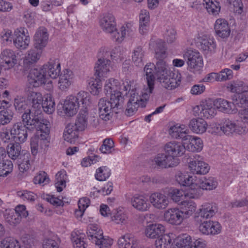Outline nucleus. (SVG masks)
Listing matches in <instances>:
<instances>
[{
  "label": "nucleus",
  "mask_w": 248,
  "mask_h": 248,
  "mask_svg": "<svg viewBox=\"0 0 248 248\" xmlns=\"http://www.w3.org/2000/svg\"><path fill=\"white\" fill-rule=\"evenodd\" d=\"M164 150L165 153L157 154L153 161L159 168L167 169L177 166L180 163L178 157L184 154L186 147L182 143L172 141L165 145Z\"/></svg>",
  "instance_id": "f257e3e1"
},
{
  "label": "nucleus",
  "mask_w": 248,
  "mask_h": 248,
  "mask_svg": "<svg viewBox=\"0 0 248 248\" xmlns=\"http://www.w3.org/2000/svg\"><path fill=\"white\" fill-rule=\"evenodd\" d=\"M144 71L149 93H152L154 89L155 78L163 86V84L166 82L172 72L168 69L166 62L163 60L158 61L155 65L153 63L146 64Z\"/></svg>",
  "instance_id": "f03ea898"
},
{
  "label": "nucleus",
  "mask_w": 248,
  "mask_h": 248,
  "mask_svg": "<svg viewBox=\"0 0 248 248\" xmlns=\"http://www.w3.org/2000/svg\"><path fill=\"white\" fill-rule=\"evenodd\" d=\"M81 103L83 108L87 109L91 104L90 95L87 92L81 91L77 96L70 95L65 100L63 105V109L65 114L68 116L75 115Z\"/></svg>",
  "instance_id": "7ed1b4c3"
},
{
  "label": "nucleus",
  "mask_w": 248,
  "mask_h": 248,
  "mask_svg": "<svg viewBox=\"0 0 248 248\" xmlns=\"http://www.w3.org/2000/svg\"><path fill=\"white\" fill-rule=\"evenodd\" d=\"M117 83V80L110 78L106 81L104 86L106 95H110L109 101L113 107V111L116 114L123 110L125 100L124 96L122 95V93L118 91L119 87Z\"/></svg>",
  "instance_id": "20e7f679"
},
{
  "label": "nucleus",
  "mask_w": 248,
  "mask_h": 248,
  "mask_svg": "<svg viewBox=\"0 0 248 248\" xmlns=\"http://www.w3.org/2000/svg\"><path fill=\"white\" fill-rule=\"evenodd\" d=\"M100 26L106 33L112 34L116 42L120 43L122 39L119 38L120 33L116 28V22L114 16L111 13L103 14L99 21Z\"/></svg>",
  "instance_id": "39448f33"
},
{
  "label": "nucleus",
  "mask_w": 248,
  "mask_h": 248,
  "mask_svg": "<svg viewBox=\"0 0 248 248\" xmlns=\"http://www.w3.org/2000/svg\"><path fill=\"white\" fill-rule=\"evenodd\" d=\"M27 76V81L32 87H38L46 83L45 70L42 67L31 68Z\"/></svg>",
  "instance_id": "423d86ee"
},
{
  "label": "nucleus",
  "mask_w": 248,
  "mask_h": 248,
  "mask_svg": "<svg viewBox=\"0 0 248 248\" xmlns=\"http://www.w3.org/2000/svg\"><path fill=\"white\" fill-rule=\"evenodd\" d=\"M32 131L22 122L15 123L10 130V135L16 141L21 143L25 142L28 138V131Z\"/></svg>",
  "instance_id": "0eeeda50"
},
{
  "label": "nucleus",
  "mask_w": 248,
  "mask_h": 248,
  "mask_svg": "<svg viewBox=\"0 0 248 248\" xmlns=\"http://www.w3.org/2000/svg\"><path fill=\"white\" fill-rule=\"evenodd\" d=\"M184 57L187 59L188 67L190 70L199 71L202 67V58L198 51L187 50L184 54Z\"/></svg>",
  "instance_id": "6e6552de"
},
{
  "label": "nucleus",
  "mask_w": 248,
  "mask_h": 248,
  "mask_svg": "<svg viewBox=\"0 0 248 248\" xmlns=\"http://www.w3.org/2000/svg\"><path fill=\"white\" fill-rule=\"evenodd\" d=\"M42 115L41 112L31 108L29 111L22 114L21 116L22 123L33 130L35 129V126L40 124Z\"/></svg>",
  "instance_id": "1a4fd4ad"
},
{
  "label": "nucleus",
  "mask_w": 248,
  "mask_h": 248,
  "mask_svg": "<svg viewBox=\"0 0 248 248\" xmlns=\"http://www.w3.org/2000/svg\"><path fill=\"white\" fill-rule=\"evenodd\" d=\"M42 53V50L35 48L28 51L27 55L23 60L22 72L26 74L28 71L40 59Z\"/></svg>",
  "instance_id": "9d476101"
},
{
  "label": "nucleus",
  "mask_w": 248,
  "mask_h": 248,
  "mask_svg": "<svg viewBox=\"0 0 248 248\" xmlns=\"http://www.w3.org/2000/svg\"><path fill=\"white\" fill-rule=\"evenodd\" d=\"M217 211L216 205L205 204L195 213V220L197 222L208 220V219L213 217Z\"/></svg>",
  "instance_id": "9b49d317"
},
{
  "label": "nucleus",
  "mask_w": 248,
  "mask_h": 248,
  "mask_svg": "<svg viewBox=\"0 0 248 248\" xmlns=\"http://www.w3.org/2000/svg\"><path fill=\"white\" fill-rule=\"evenodd\" d=\"M200 231L206 235H216L221 231V226L218 222L208 220L198 222Z\"/></svg>",
  "instance_id": "f8f14e48"
},
{
  "label": "nucleus",
  "mask_w": 248,
  "mask_h": 248,
  "mask_svg": "<svg viewBox=\"0 0 248 248\" xmlns=\"http://www.w3.org/2000/svg\"><path fill=\"white\" fill-rule=\"evenodd\" d=\"M219 128L224 134L227 135L233 133L241 135L245 134L246 132L245 127L236 124L229 119L226 120L219 127H217V129H218Z\"/></svg>",
  "instance_id": "ddd939ff"
},
{
  "label": "nucleus",
  "mask_w": 248,
  "mask_h": 248,
  "mask_svg": "<svg viewBox=\"0 0 248 248\" xmlns=\"http://www.w3.org/2000/svg\"><path fill=\"white\" fill-rule=\"evenodd\" d=\"M98 106L99 117L106 121L110 120L114 113L110 101L101 98L99 100Z\"/></svg>",
  "instance_id": "4468645a"
},
{
  "label": "nucleus",
  "mask_w": 248,
  "mask_h": 248,
  "mask_svg": "<svg viewBox=\"0 0 248 248\" xmlns=\"http://www.w3.org/2000/svg\"><path fill=\"white\" fill-rule=\"evenodd\" d=\"M164 219L170 224L178 225L185 219L184 215L177 208H171L166 211L164 214Z\"/></svg>",
  "instance_id": "2eb2a0df"
},
{
  "label": "nucleus",
  "mask_w": 248,
  "mask_h": 248,
  "mask_svg": "<svg viewBox=\"0 0 248 248\" xmlns=\"http://www.w3.org/2000/svg\"><path fill=\"white\" fill-rule=\"evenodd\" d=\"M150 201L152 205L159 209H165L168 205L169 201L168 197L164 194L155 192L150 196Z\"/></svg>",
  "instance_id": "dca6fc26"
},
{
  "label": "nucleus",
  "mask_w": 248,
  "mask_h": 248,
  "mask_svg": "<svg viewBox=\"0 0 248 248\" xmlns=\"http://www.w3.org/2000/svg\"><path fill=\"white\" fill-rule=\"evenodd\" d=\"M214 29L216 34L222 38H228L230 34V28L224 19H217L214 25Z\"/></svg>",
  "instance_id": "f3484780"
},
{
  "label": "nucleus",
  "mask_w": 248,
  "mask_h": 248,
  "mask_svg": "<svg viewBox=\"0 0 248 248\" xmlns=\"http://www.w3.org/2000/svg\"><path fill=\"white\" fill-rule=\"evenodd\" d=\"M48 39L47 30L45 28H39L34 36V46L41 50L46 46Z\"/></svg>",
  "instance_id": "a211bd4d"
},
{
  "label": "nucleus",
  "mask_w": 248,
  "mask_h": 248,
  "mask_svg": "<svg viewBox=\"0 0 248 248\" xmlns=\"http://www.w3.org/2000/svg\"><path fill=\"white\" fill-rule=\"evenodd\" d=\"M21 143L15 140L14 142L10 143L7 146V152L10 158L13 160L21 159L26 151L21 150Z\"/></svg>",
  "instance_id": "6ab92c4d"
},
{
  "label": "nucleus",
  "mask_w": 248,
  "mask_h": 248,
  "mask_svg": "<svg viewBox=\"0 0 248 248\" xmlns=\"http://www.w3.org/2000/svg\"><path fill=\"white\" fill-rule=\"evenodd\" d=\"M61 63L58 59H51L47 64L44 65L42 68L45 70V74L48 73L52 78H56L59 76L61 71Z\"/></svg>",
  "instance_id": "aec40b11"
},
{
  "label": "nucleus",
  "mask_w": 248,
  "mask_h": 248,
  "mask_svg": "<svg viewBox=\"0 0 248 248\" xmlns=\"http://www.w3.org/2000/svg\"><path fill=\"white\" fill-rule=\"evenodd\" d=\"M118 245L120 248H137L139 241L133 234L127 233L119 239Z\"/></svg>",
  "instance_id": "412c9836"
},
{
  "label": "nucleus",
  "mask_w": 248,
  "mask_h": 248,
  "mask_svg": "<svg viewBox=\"0 0 248 248\" xmlns=\"http://www.w3.org/2000/svg\"><path fill=\"white\" fill-rule=\"evenodd\" d=\"M235 91L238 93V101L240 104L248 106V86L242 81L234 84Z\"/></svg>",
  "instance_id": "4be33fe9"
},
{
  "label": "nucleus",
  "mask_w": 248,
  "mask_h": 248,
  "mask_svg": "<svg viewBox=\"0 0 248 248\" xmlns=\"http://www.w3.org/2000/svg\"><path fill=\"white\" fill-rule=\"evenodd\" d=\"M27 100L31 104V108L42 112L43 97L39 92L31 91L28 94Z\"/></svg>",
  "instance_id": "5701e85b"
},
{
  "label": "nucleus",
  "mask_w": 248,
  "mask_h": 248,
  "mask_svg": "<svg viewBox=\"0 0 248 248\" xmlns=\"http://www.w3.org/2000/svg\"><path fill=\"white\" fill-rule=\"evenodd\" d=\"M74 77L72 71L68 69L63 70V72L59 75V88L62 91L68 89L73 82Z\"/></svg>",
  "instance_id": "b1692460"
},
{
  "label": "nucleus",
  "mask_w": 248,
  "mask_h": 248,
  "mask_svg": "<svg viewBox=\"0 0 248 248\" xmlns=\"http://www.w3.org/2000/svg\"><path fill=\"white\" fill-rule=\"evenodd\" d=\"M203 5L206 9L207 12L213 15L216 16L218 14L220 10V6L218 2L210 0H204L202 4L193 3L192 8L198 9Z\"/></svg>",
  "instance_id": "393cba45"
},
{
  "label": "nucleus",
  "mask_w": 248,
  "mask_h": 248,
  "mask_svg": "<svg viewBox=\"0 0 248 248\" xmlns=\"http://www.w3.org/2000/svg\"><path fill=\"white\" fill-rule=\"evenodd\" d=\"M78 130L74 124H69L63 132L64 140L71 144L75 143L78 137Z\"/></svg>",
  "instance_id": "a878e982"
},
{
  "label": "nucleus",
  "mask_w": 248,
  "mask_h": 248,
  "mask_svg": "<svg viewBox=\"0 0 248 248\" xmlns=\"http://www.w3.org/2000/svg\"><path fill=\"white\" fill-rule=\"evenodd\" d=\"M189 168L193 174H205L209 170V167L206 163L198 159L190 161Z\"/></svg>",
  "instance_id": "bb28decb"
},
{
  "label": "nucleus",
  "mask_w": 248,
  "mask_h": 248,
  "mask_svg": "<svg viewBox=\"0 0 248 248\" xmlns=\"http://www.w3.org/2000/svg\"><path fill=\"white\" fill-rule=\"evenodd\" d=\"M165 232V227L161 224H152L147 226L145 234L150 238H157Z\"/></svg>",
  "instance_id": "cd10ccee"
},
{
  "label": "nucleus",
  "mask_w": 248,
  "mask_h": 248,
  "mask_svg": "<svg viewBox=\"0 0 248 248\" xmlns=\"http://www.w3.org/2000/svg\"><path fill=\"white\" fill-rule=\"evenodd\" d=\"M110 61L105 59H99L94 67L95 75L100 77L103 76L105 74L107 73L110 69Z\"/></svg>",
  "instance_id": "c85d7f7f"
},
{
  "label": "nucleus",
  "mask_w": 248,
  "mask_h": 248,
  "mask_svg": "<svg viewBox=\"0 0 248 248\" xmlns=\"http://www.w3.org/2000/svg\"><path fill=\"white\" fill-rule=\"evenodd\" d=\"M207 124L202 118L192 119L189 123V127L193 132L202 134L207 129Z\"/></svg>",
  "instance_id": "c756f323"
},
{
  "label": "nucleus",
  "mask_w": 248,
  "mask_h": 248,
  "mask_svg": "<svg viewBox=\"0 0 248 248\" xmlns=\"http://www.w3.org/2000/svg\"><path fill=\"white\" fill-rule=\"evenodd\" d=\"M15 33L16 37L14 39V43L16 47L21 50L27 48L30 42L29 36L25 35L24 32H21L20 31H16Z\"/></svg>",
  "instance_id": "7c9ffc66"
},
{
  "label": "nucleus",
  "mask_w": 248,
  "mask_h": 248,
  "mask_svg": "<svg viewBox=\"0 0 248 248\" xmlns=\"http://www.w3.org/2000/svg\"><path fill=\"white\" fill-rule=\"evenodd\" d=\"M195 185H198V187L203 190H211L216 188L217 183L214 178H207L203 176L200 177L198 182L195 183Z\"/></svg>",
  "instance_id": "2f4dec72"
},
{
  "label": "nucleus",
  "mask_w": 248,
  "mask_h": 248,
  "mask_svg": "<svg viewBox=\"0 0 248 248\" xmlns=\"http://www.w3.org/2000/svg\"><path fill=\"white\" fill-rule=\"evenodd\" d=\"M200 111L199 115L209 119L214 117L217 113V109L212 103H206L198 107Z\"/></svg>",
  "instance_id": "473e14b6"
},
{
  "label": "nucleus",
  "mask_w": 248,
  "mask_h": 248,
  "mask_svg": "<svg viewBox=\"0 0 248 248\" xmlns=\"http://www.w3.org/2000/svg\"><path fill=\"white\" fill-rule=\"evenodd\" d=\"M132 206L140 211H145L148 210L149 204L147 202L145 198L141 195H135L131 200Z\"/></svg>",
  "instance_id": "72a5a7b5"
},
{
  "label": "nucleus",
  "mask_w": 248,
  "mask_h": 248,
  "mask_svg": "<svg viewBox=\"0 0 248 248\" xmlns=\"http://www.w3.org/2000/svg\"><path fill=\"white\" fill-rule=\"evenodd\" d=\"M181 79V75L178 72L175 73L172 72L162 87L169 90L174 89L180 85Z\"/></svg>",
  "instance_id": "f704fd0d"
},
{
  "label": "nucleus",
  "mask_w": 248,
  "mask_h": 248,
  "mask_svg": "<svg viewBox=\"0 0 248 248\" xmlns=\"http://www.w3.org/2000/svg\"><path fill=\"white\" fill-rule=\"evenodd\" d=\"M176 180L178 183L183 186H189L191 190L194 188V183L192 176L187 173H183L180 171L177 172L175 176Z\"/></svg>",
  "instance_id": "c9c22d12"
},
{
  "label": "nucleus",
  "mask_w": 248,
  "mask_h": 248,
  "mask_svg": "<svg viewBox=\"0 0 248 248\" xmlns=\"http://www.w3.org/2000/svg\"><path fill=\"white\" fill-rule=\"evenodd\" d=\"M87 234L89 239L93 243H94L100 237L104 236L103 231L98 228L97 225L94 224H90L88 226Z\"/></svg>",
  "instance_id": "e433bc0d"
},
{
  "label": "nucleus",
  "mask_w": 248,
  "mask_h": 248,
  "mask_svg": "<svg viewBox=\"0 0 248 248\" xmlns=\"http://www.w3.org/2000/svg\"><path fill=\"white\" fill-rule=\"evenodd\" d=\"M88 112L87 109L82 108L77 117V119L74 124L77 126L78 130H84L87 126Z\"/></svg>",
  "instance_id": "4c0bfd02"
},
{
  "label": "nucleus",
  "mask_w": 248,
  "mask_h": 248,
  "mask_svg": "<svg viewBox=\"0 0 248 248\" xmlns=\"http://www.w3.org/2000/svg\"><path fill=\"white\" fill-rule=\"evenodd\" d=\"M214 106L220 111L225 113H232L234 111L232 107H234V105L222 98H218L215 100Z\"/></svg>",
  "instance_id": "58836bf2"
},
{
  "label": "nucleus",
  "mask_w": 248,
  "mask_h": 248,
  "mask_svg": "<svg viewBox=\"0 0 248 248\" xmlns=\"http://www.w3.org/2000/svg\"><path fill=\"white\" fill-rule=\"evenodd\" d=\"M0 58L5 63L11 67L14 66L17 62L16 56L14 51L10 49L3 50L1 53Z\"/></svg>",
  "instance_id": "ea45409f"
},
{
  "label": "nucleus",
  "mask_w": 248,
  "mask_h": 248,
  "mask_svg": "<svg viewBox=\"0 0 248 248\" xmlns=\"http://www.w3.org/2000/svg\"><path fill=\"white\" fill-rule=\"evenodd\" d=\"M14 106L18 113L23 114L28 112L31 109V107L28 106L27 101L23 97H17L15 99Z\"/></svg>",
  "instance_id": "a19ab883"
},
{
  "label": "nucleus",
  "mask_w": 248,
  "mask_h": 248,
  "mask_svg": "<svg viewBox=\"0 0 248 248\" xmlns=\"http://www.w3.org/2000/svg\"><path fill=\"white\" fill-rule=\"evenodd\" d=\"M145 52L141 46H138L133 50L132 59L134 63L137 66L142 67L143 65V59Z\"/></svg>",
  "instance_id": "79ce46f5"
},
{
  "label": "nucleus",
  "mask_w": 248,
  "mask_h": 248,
  "mask_svg": "<svg viewBox=\"0 0 248 248\" xmlns=\"http://www.w3.org/2000/svg\"><path fill=\"white\" fill-rule=\"evenodd\" d=\"M182 204L184 207L180 211L183 213L185 218L189 217L196 211V204L192 201H184L182 202Z\"/></svg>",
  "instance_id": "37998d69"
},
{
  "label": "nucleus",
  "mask_w": 248,
  "mask_h": 248,
  "mask_svg": "<svg viewBox=\"0 0 248 248\" xmlns=\"http://www.w3.org/2000/svg\"><path fill=\"white\" fill-rule=\"evenodd\" d=\"M149 14L146 10H142L140 15V33L144 34L147 30L149 26Z\"/></svg>",
  "instance_id": "c03bdc74"
},
{
  "label": "nucleus",
  "mask_w": 248,
  "mask_h": 248,
  "mask_svg": "<svg viewBox=\"0 0 248 248\" xmlns=\"http://www.w3.org/2000/svg\"><path fill=\"white\" fill-rule=\"evenodd\" d=\"M42 101V108L46 113L51 114L55 110V104L50 94H47Z\"/></svg>",
  "instance_id": "a18cd8bd"
},
{
  "label": "nucleus",
  "mask_w": 248,
  "mask_h": 248,
  "mask_svg": "<svg viewBox=\"0 0 248 248\" xmlns=\"http://www.w3.org/2000/svg\"><path fill=\"white\" fill-rule=\"evenodd\" d=\"M156 248H171L172 239L168 234H162L155 240Z\"/></svg>",
  "instance_id": "49530a36"
},
{
  "label": "nucleus",
  "mask_w": 248,
  "mask_h": 248,
  "mask_svg": "<svg viewBox=\"0 0 248 248\" xmlns=\"http://www.w3.org/2000/svg\"><path fill=\"white\" fill-rule=\"evenodd\" d=\"M13 168L12 162L9 160L0 161V176H6L10 173Z\"/></svg>",
  "instance_id": "de8ad7c7"
},
{
  "label": "nucleus",
  "mask_w": 248,
  "mask_h": 248,
  "mask_svg": "<svg viewBox=\"0 0 248 248\" xmlns=\"http://www.w3.org/2000/svg\"><path fill=\"white\" fill-rule=\"evenodd\" d=\"M163 42L159 41L156 43L155 47V57L158 61L163 60L167 57L166 48Z\"/></svg>",
  "instance_id": "09e8293b"
},
{
  "label": "nucleus",
  "mask_w": 248,
  "mask_h": 248,
  "mask_svg": "<svg viewBox=\"0 0 248 248\" xmlns=\"http://www.w3.org/2000/svg\"><path fill=\"white\" fill-rule=\"evenodd\" d=\"M14 116L13 111L9 109H5L0 111V124L2 125L9 124Z\"/></svg>",
  "instance_id": "8fccbe9b"
},
{
  "label": "nucleus",
  "mask_w": 248,
  "mask_h": 248,
  "mask_svg": "<svg viewBox=\"0 0 248 248\" xmlns=\"http://www.w3.org/2000/svg\"><path fill=\"white\" fill-rule=\"evenodd\" d=\"M5 220L10 225H15L20 223L21 220L20 215L17 214L14 211H10L4 214Z\"/></svg>",
  "instance_id": "3c124183"
},
{
  "label": "nucleus",
  "mask_w": 248,
  "mask_h": 248,
  "mask_svg": "<svg viewBox=\"0 0 248 248\" xmlns=\"http://www.w3.org/2000/svg\"><path fill=\"white\" fill-rule=\"evenodd\" d=\"M21 239L25 245L24 248H36L38 241L33 235L26 233L22 235Z\"/></svg>",
  "instance_id": "603ef678"
},
{
  "label": "nucleus",
  "mask_w": 248,
  "mask_h": 248,
  "mask_svg": "<svg viewBox=\"0 0 248 248\" xmlns=\"http://www.w3.org/2000/svg\"><path fill=\"white\" fill-rule=\"evenodd\" d=\"M150 93H148V87L145 90V92L142 94V98H141L140 96H139L138 94H136L132 89L130 93L131 97L127 103L138 104L139 105L140 102H142L144 99L147 100L148 98V94Z\"/></svg>",
  "instance_id": "864d4df0"
},
{
  "label": "nucleus",
  "mask_w": 248,
  "mask_h": 248,
  "mask_svg": "<svg viewBox=\"0 0 248 248\" xmlns=\"http://www.w3.org/2000/svg\"><path fill=\"white\" fill-rule=\"evenodd\" d=\"M201 48L204 51L214 50L216 47V43L211 38H202L200 42Z\"/></svg>",
  "instance_id": "5fc2aeb1"
},
{
  "label": "nucleus",
  "mask_w": 248,
  "mask_h": 248,
  "mask_svg": "<svg viewBox=\"0 0 248 248\" xmlns=\"http://www.w3.org/2000/svg\"><path fill=\"white\" fill-rule=\"evenodd\" d=\"M203 147L202 140L197 137H194L193 140H191L189 145L187 146V150L191 152H199L202 150Z\"/></svg>",
  "instance_id": "6e6d98bb"
},
{
  "label": "nucleus",
  "mask_w": 248,
  "mask_h": 248,
  "mask_svg": "<svg viewBox=\"0 0 248 248\" xmlns=\"http://www.w3.org/2000/svg\"><path fill=\"white\" fill-rule=\"evenodd\" d=\"M66 173L64 171H59L56 175L55 186L58 192H60L62 190V188L61 186H64L65 187Z\"/></svg>",
  "instance_id": "4d7b16f0"
},
{
  "label": "nucleus",
  "mask_w": 248,
  "mask_h": 248,
  "mask_svg": "<svg viewBox=\"0 0 248 248\" xmlns=\"http://www.w3.org/2000/svg\"><path fill=\"white\" fill-rule=\"evenodd\" d=\"M114 143L111 139H106L100 147V151L103 154H109L114 150Z\"/></svg>",
  "instance_id": "13d9d810"
},
{
  "label": "nucleus",
  "mask_w": 248,
  "mask_h": 248,
  "mask_svg": "<svg viewBox=\"0 0 248 248\" xmlns=\"http://www.w3.org/2000/svg\"><path fill=\"white\" fill-rule=\"evenodd\" d=\"M227 3L234 12L241 14L243 12V4L241 0H227Z\"/></svg>",
  "instance_id": "bf43d9fd"
},
{
  "label": "nucleus",
  "mask_w": 248,
  "mask_h": 248,
  "mask_svg": "<svg viewBox=\"0 0 248 248\" xmlns=\"http://www.w3.org/2000/svg\"><path fill=\"white\" fill-rule=\"evenodd\" d=\"M83 238L76 232H72L71 234V240L73 243L74 247L75 248H86L87 245L83 240Z\"/></svg>",
  "instance_id": "052dcab7"
},
{
  "label": "nucleus",
  "mask_w": 248,
  "mask_h": 248,
  "mask_svg": "<svg viewBox=\"0 0 248 248\" xmlns=\"http://www.w3.org/2000/svg\"><path fill=\"white\" fill-rule=\"evenodd\" d=\"M1 244L3 248H21L19 242L12 237L5 238Z\"/></svg>",
  "instance_id": "680f3d73"
},
{
  "label": "nucleus",
  "mask_w": 248,
  "mask_h": 248,
  "mask_svg": "<svg viewBox=\"0 0 248 248\" xmlns=\"http://www.w3.org/2000/svg\"><path fill=\"white\" fill-rule=\"evenodd\" d=\"M30 154L29 152H26L24 153L23 156L21 159L22 162L19 164V169L21 172H24L28 170L30 167Z\"/></svg>",
  "instance_id": "e2e57ef3"
},
{
  "label": "nucleus",
  "mask_w": 248,
  "mask_h": 248,
  "mask_svg": "<svg viewBox=\"0 0 248 248\" xmlns=\"http://www.w3.org/2000/svg\"><path fill=\"white\" fill-rule=\"evenodd\" d=\"M110 175V172L106 167H100L97 170L95 177L96 180L101 181H105Z\"/></svg>",
  "instance_id": "0e129e2a"
},
{
  "label": "nucleus",
  "mask_w": 248,
  "mask_h": 248,
  "mask_svg": "<svg viewBox=\"0 0 248 248\" xmlns=\"http://www.w3.org/2000/svg\"><path fill=\"white\" fill-rule=\"evenodd\" d=\"M98 77L96 76V78L91 81L89 84L90 85V92L93 95H97L99 93V90L101 88V80L98 78Z\"/></svg>",
  "instance_id": "69168bd1"
},
{
  "label": "nucleus",
  "mask_w": 248,
  "mask_h": 248,
  "mask_svg": "<svg viewBox=\"0 0 248 248\" xmlns=\"http://www.w3.org/2000/svg\"><path fill=\"white\" fill-rule=\"evenodd\" d=\"M232 71L230 69H224L217 73V79L218 81H225L229 80L232 78Z\"/></svg>",
  "instance_id": "338daca9"
},
{
  "label": "nucleus",
  "mask_w": 248,
  "mask_h": 248,
  "mask_svg": "<svg viewBox=\"0 0 248 248\" xmlns=\"http://www.w3.org/2000/svg\"><path fill=\"white\" fill-rule=\"evenodd\" d=\"M94 243L98 247V248H110L112 243V240L103 236L100 237Z\"/></svg>",
  "instance_id": "774afa93"
}]
</instances>
